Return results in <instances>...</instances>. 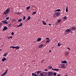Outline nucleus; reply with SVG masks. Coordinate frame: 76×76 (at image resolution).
<instances>
[{"label":"nucleus","mask_w":76,"mask_h":76,"mask_svg":"<svg viewBox=\"0 0 76 76\" xmlns=\"http://www.w3.org/2000/svg\"><path fill=\"white\" fill-rule=\"evenodd\" d=\"M10 8H7L4 12L3 15H7V14L10 12Z\"/></svg>","instance_id":"1"},{"label":"nucleus","mask_w":76,"mask_h":76,"mask_svg":"<svg viewBox=\"0 0 76 76\" xmlns=\"http://www.w3.org/2000/svg\"><path fill=\"white\" fill-rule=\"evenodd\" d=\"M53 72H48V76H53Z\"/></svg>","instance_id":"2"},{"label":"nucleus","mask_w":76,"mask_h":76,"mask_svg":"<svg viewBox=\"0 0 76 76\" xmlns=\"http://www.w3.org/2000/svg\"><path fill=\"white\" fill-rule=\"evenodd\" d=\"M7 71H8V69H7L1 75V76H4V75H6L7 73Z\"/></svg>","instance_id":"3"},{"label":"nucleus","mask_w":76,"mask_h":76,"mask_svg":"<svg viewBox=\"0 0 76 76\" xmlns=\"http://www.w3.org/2000/svg\"><path fill=\"white\" fill-rule=\"evenodd\" d=\"M70 29H71L72 31H76V28L75 27H71Z\"/></svg>","instance_id":"4"},{"label":"nucleus","mask_w":76,"mask_h":76,"mask_svg":"<svg viewBox=\"0 0 76 76\" xmlns=\"http://www.w3.org/2000/svg\"><path fill=\"white\" fill-rule=\"evenodd\" d=\"M65 64H61V69H65L66 68V66H65Z\"/></svg>","instance_id":"5"},{"label":"nucleus","mask_w":76,"mask_h":76,"mask_svg":"<svg viewBox=\"0 0 76 76\" xmlns=\"http://www.w3.org/2000/svg\"><path fill=\"white\" fill-rule=\"evenodd\" d=\"M7 27H6V26H4L2 31H5L7 30Z\"/></svg>","instance_id":"6"},{"label":"nucleus","mask_w":76,"mask_h":76,"mask_svg":"<svg viewBox=\"0 0 76 76\" xmlns=\"http://www.w3.org/2000/svg\"><path fill=\"white\" fill-rule=\"evenodd\" d=\"M35 72L37 73V75H38L39 73H41V71H36Z\"/></svg>","instance_id":"7"},{"label":"nucleus","mask_w":76,"mask_h":76,"mask_svg":"<svg viewBox=\"0 0 76 76\" xmlns=\"http://www.w3.org/2000/svg\"><path fill=\"white\" fill-rule=\"evenodd\" d=\"M69 52H66L65 53V55L66 56H69Z\"/></svg>","instance_id":"8"},{"label":"nucleus","mask_w":76,"mask_h":76,"mask_svg":"<svg viewBox=\"0 0 76 76\" xmlns=\"http://www.w3.org/2000/svg\"><path fill=\"white\" fill-rule=\"evenodd\" d=\"M60 15V12H58L56 14V16H59Z\"/></svg>","instance_id":"9"},{"label":"nucleus","mask_w":76,"mask_h":76,"mask_svg":"<svg viewBox=\"0 0 76 76\" xmlns=\"http://www.w3.org/2000/svg\"><path fill=\"white\" fill-rule=\"evenodd\" d=\"M66 32H71V30L70 29H68L66 30Z\"/></svg>","instance_id":"10"},{"label":"nucleus","mask_w":76,"mask_h":76,"mask_svg":"<svg viewBox=\"0 0 76 76\" xmlns=\"http://www.w3.org/2000/svg\"><path fill=\"white\" fill-rule=\"evenodd\" d=\"M7 60V59H6L5 57H4L2 58V61L4 62V61L5 60Z\"/></svg>","instance_id":"11"},{"label":"nucleus","mask_w":76,"mask_h":76,"mask_svg":"<svg viewBox=\"0 0 76 76\" xmlns=\"http://www.w3.org/2000/svg\"><path fill=\"white\" fill-rule=\"evenodd\" d=\"M43 75H45L46 76H47V74H48V72H43Z\"/></svg>","instance_id":"12"},{"label":"nucleus","mask_w":76,"mask_h":76,"mask_svg":"<svg viewBox=\"0 0 76 76\" xmlns=\"http://www.w3.org/2000/svg\"><path fill=\"white\" fill-rule=\"evenodd\" d=\"M52 70H54L55 71H59V70H60V69H54L53 68H52Z\"/></svg>","instance_id":"13"},{"label":"nucleus","mask_w":76,"mask_h":76,"mask_svg":"<svg viewBox=\"0 0 76 76\" xmlns=\"http://www.w3.org/2000/svg\"><path fill=\"white\" fill-rule=\"evenodd\" d=\"M2 22L4 23V24H7L8 23V22H6L4 20H2Z\"/></svg>","instance_id":"14"},{"label":"nucleus","mask_w":76,"mask_h":76,"mask_svg":"<svg viewBox=\"0 0 76 76\" xmlns=\"http://www.w3.org/2000/svg\"><path fill=\"white\" fill-rule=\"evenodd\" d=\"M62 63H67V61H66V60H64L63 61H62L61 62Z\"/></svg>","instance_id":"15"},{"label":"nucleus","mask_w":76,"mask_h":76,"mask_svg":"<svg viewBox=\"0 0 76 76\" xmlns=\"http://www.w3.org/2000/svg\"><path fill=\"white\" fill-rule=\"evenodd\" d=\"M44 45L43 44H40V45L39 47V48H42V46H43V45Z\"/></svg>","instance_id":"16"},{"label":"nucleus","mask_w":76,"mask_h":76,"mask_svg":"<svg viewBox=\"0 0 76 76\" xmlns=\"http://www.w3.org/2000/svg\"><path fill=\"white\" fill-rule=\"evenodd\" d=\"M7 54H8V53L7 52L6 53L4 54L3 56H4V57H6Z\"/></svg>","instance_id":"17"},{"label":"nucleus","mask_w":76,"mask_h":76,"mask_svg":"<svg viewBox=\"0 0 76 76\" xmlns=\"http://www.w3.org/2000/svg\"><path fill=\"white\" fill-rule=\"evenodd\" d=\"M30 7H30V6H28V7H27L26 8V9L27 10H28L29 9H30Z\"/></svg>","instance_id":"18"},{"label":"nucleus","mask_w":76,"mask_h":76,"mask_svg":"<svg viewBox=\"0 0 76 76\" xmlns=\"http://www.w3.org/2000/svg\"><path fill=\"white\" fill-rule=\"evenodd\" d=\"M42 23L43 24V25H46V24H47L45 22H44V21H42Z\"/></svg>","instance_id":"19"},{"label":"nucleus","mask_w":76,"mask_h":76,"mask_svg":"<svg viewBox=\"0 0 76 76\" xmlns=\"http://www.w3.org/2000/svg\"><path fill=\"white\" fill-rule=\"evenodd\" d=\"M31 75H32V76H37V74H36L35 73H33L31 74Z\"/></svg>","instance_id":"20"},{"label":"nucleus","mask_w":76,"mask_h":76,"mask_svg":"<svg viewBox=\"0 0 76 76\" xmlns=\"http://www.w3.org/2000/svg\"><path fill=\"white\" fill-rule=\"evenodd\" d=\"M15 48L17 49V50H18V49H19V48H20V47L18 46H17L15 47Z\"/></svg>","instance_id":"21"},{"label":"nucleus","mask_w":76,"mask_h":76,"mask_svg":"<svg viewBox=\"0 0 76 76\" xmlns=\"http://www.w3.org/2000/svg\"><path fill=\"white\" fill-rule=\"evenodd\" d=\"M41 40V38H39L37 39V41L38 42H39V41H40Z\"/></svg>","instance_id":"22"},{"label":"nucleus","mask_w":76,"mask_h":76,"mask_svg":"<svg viewBox=\"0 0 76 76\" xmlns=\"http://www.w3.org/2000/svg\"><path fill=\"white\" fill-rule=\"evenodd\" d=\"M61 45V44L60 42H58V47H60Z\"/></svg>","instance_id":"23"},{"label":"nucleus","mask_w":76,"mask_h":76,"mask_svg":"<svg viewBox=\"0 0 76 76\" xmlns=\"http://www.w3.org/2000/svg\"><path fill=\"white\" fill-rule=\"evenodd\" d=\"M48 69H51L53 70V69L51 66H48Z\"/></svg>","instance_id":"24"},{"label":"nucleus","mask_w":76,"mask_h":76,"mask_svg":"<svg viewBox=\"0 0 76 76\" xmlns=\"http://www.w3.org/2000/svg\"><path fill=\"white\" fill-rule=\"evenodd\" d=\"M37 13V12H33L32 13V15H35Z\"/></svg>","instance_id":"25"},{"label":"nucleus","mask_w":76,"mask_h":76,"mask_svg":"<svg viewBox=\"0 0 76 76\" xmlns=\"http://www.w3.org/2000/svg\"><path fill=\"white\" fill-rule=\"evenodd\" d=\"M61 19H59L58 20V23H60V22H61Z\"/></svg>","instance_id":"26"},{"label":"nucleus","mask_w":76,"mask_h":76,"mask_svg":"<svg viewBox=\"0 0 76 76\" xmlns=\"http://www.w3.org/2000/svg\"><path fill=\"white\" fill-rule=\"evenodd\" d=\"M63 18L65 20H66L67 19V17L66 16H64V17Z\"/></svg>","instance_id":"27"},{"label":"nucleus","mask_w":76,"mask_h":76,"mask_svg":"<svg viewBox=\"0 0 76 76\" xmlns=\"http://www.w3.org/2000/svg\"><path fill=\"white\" fill-rule=\"evenodd\" d=\"M30 19H31V16H29L28 17V20H30Z\"/></svg>","instance_id":"28"},{"label":"nucleus","mask_w":76,"mask_h":76,"mask_svg":"<svg viewBox=\"0 0 76 76\" xmlns=\"http://www.w3.org/2000/svg\"><path fill=\"white\" fill-rule=\"evenodd\" d=\"M61 10L60 9H58L57 10H55V11H57V12H60V11H61Z\"/></svg>","instance_id":"29"},{"label":"nucleus","mask_w":76,"mask_h":76,"mask_svg":"<svg viewBox=\"0 0 76 76\" xmlns=\"http://www.w3.org/2000/svg\"><path fill=\"white\" fill-rule=\"evenodd\" d=\"M44 75V73H43V72L42 73H41L40 74V75L41 76H43Z\"/></svg>","instance_id":"30"},{"label":"nucleus","mask_w":76,"mask_h":76,"mask_svg":"<svg viewBox=\"0 0 76 76\" xmlns=\"http://www.w3.org/2000/svg\"><path fill=\"white\" fill-rule=\"evenodd\" d=\"M18 21V22H21V21H22V19H19Z\"/></svg>","instance_id":"31"},{"label":"nucleus","mask_w":76,"mask_h":76,"mask_svg":"<svg viewBox=\"0 0 76 76\" xmlns=\"http://www.w3.org/2000/svg\"><path fill=\"white\" fill-rule=\"evenodd\" d=\"M25 19H26V17H25V16H23V20H25Z\"/></svg>","instance_id":"32"},{"label":"nucleus","mask_w":76,"mask_h":76,"mask_svg":"<svg viewBox=\"0 0 76 76\" xmlns=\"http://www.w3.org/2000/svg\"><path fill=\"white\" fill-rule=\"evenodd\" d=\"M53 74L54 76H56V75H57V73L56 72H55L54 73H53Z\"/></svg>","instance_id":"33"},{"label":"nucleus","mask_w":76,"mask_h":76,"mask_svg":"<svg viewBox=\"0 0 76 76\" xmlns=\"http://www.w3.org/2000/svg\"><path fill=\"white\" fill-rule=\"evenodd\" d=\"M10 48H15V47L12 46L10 47Z\"/></svg>","instance_id":"34"},{"label":"nucleus","mask_w":76,"mask_h":76,"mask_svg":"<svg viewBox=\"0 0 76 76\" xmlns=\"http://www.w3.org/2000/svg\"><path fill=\"white\" fill-rule=\"evenodd\" d=\"M50 41V40H46V42H48V43Z\"/></svg>","instance_id":"35"},{"label":"nucleus","mask_w":76,"mask_h":76,"mask_svg":"<svg viewBox=\"0 0 76 76\" xmlns=\"http://www.w3.org/2000/svg\"><path fill=\"white\" fill-rule=\"evenodd\" d=\"M12 20L13 21V22H16V20L13 19H12Z\"/></svg>","instance_id":"36"},{"label":"nucleus","mask_w":76,"mask_h":76,"mask_svg":"<svg viewBox=\"0 0 76 76\" xmlns=\"http://www.w3.org/2000/svg\"><path fill=\"white\" fill-rule=\"evenodd\" d=\"M23 24V23H20V24L19 25L20 26H22Z\"/></svg>","instance_id":"37"},{"label":"nucleus","mask_w":76,"mask_h":76,"mask_svg":"<svg viewBox=\"0 0 76 76\" xmlns=\"http://www.w3.org/2000/svg\"><path fill=\"white\" fill-rule=\"evenodd\" d=\"M11 35H12V36L14 35V33H13V32H12L11 33Z\"/></svg>","instance_id":"38"},{"label":"nucleus","mask_w":76,"mask_h":76,"mask_svg":"<svg viewBox=\"0 0 76 76\" xmlns=\"http://www.w3.org/2000/svg\"><path fill=\"white\" fill-rule=\"evenodd\" d=\"M6 19H7V20H9V17H7L6 18Z\"/></svg>","instance_id":"39"},{"label":"nucleus","mask_w":76,"mask_h":76,"mask_svg":"<svg viewBox=\"0 0 76 76\" xmlns=\"http://www.w3.org/2000/svg\"><path fill=\"white\" fill-rule=\"evenodd\" d=\"M8 26L10 27V26H11V24L9 23L8 25Z\"/></svg>","instance_id":"40"},{"label":"nucleus","mask_w":76,"mask_h":76,"mask_svg":"<svg viewBox=\"0 0 76 76\" xmlns=\"http://www.w3.org/2000/svg\"><path fill=\"white\" fill-rule=\"evenodd\" d=\"M66 12H68V9H66Z\"/></svg>","instance_id":"41"},{"label":"nucleus","mask_w":76,"mask_h":76,"mask_svg":"<svg viewBox=\"0 0 76 76\" xmlns=\"http://www.w3.org/2000/svg\"><path fill=\"white\" fill-rule=\"evenodd\" d=\"M68 48V50H71V49H70V48H69V47H68V48Z\"/></svg>","instance_id":"42"},{"label":"nucleus","mask_w":76,"mask_h":76,"mask_svg":"<svg viewBox=\"0 0 76 76\" xmlns=\"http://www.w3.org/2000/svg\"><path fill=\"white\" fill-rule=\"evenodd\" d=\"M49 39H50L49 38L47 37V38H46V39H47V40H49Z\"/></svg>","instance_id":"43"},{"label":"nucleus","mask_w":76,"mask_h":76,"mask_svg":"<svg viewBox=\"0 0 76 76\" xmlns=\"http://www.w3.org/2000/svg\"><path fill=\"white\" fill-rule=\"evenodd\" d=\"M45 71L47 72V71H48V69H45Z\"/></svg>","instance_id":"44"},{"label":"nucleus","mask_w":76,"mask_h":76,"mask_svg":"<svg viewBox=\"0 0 76 76\" xmlns=\"http://www.w3.org/2000/svg\"><path fill=\"white\" fill-rule=\"evenodd\" d=\"M20 25H19L18 26H17V28H18L19 27H20Z\"/></svg>","instance_id":"45"},{"label":"nucleus","mask_w":76,"mask_h":76,"mask_svg":"<svg viewBox=\"0 0 76 76\" xmlns=\"http://www.w3.org/2000/svg\"><path fill=\"white\" fill-rule=\"evenodd\" d=\"M44 60H43L42 61H41V63H43V62H44Z\"/></svg>","instance_id":"46"},{"label":"nucleus","mask_w":76,"mask_h":76,"mask_svg":"<svg viewBox=\"0 0 76 76\" xmlns=\"http://www.w3.org/2000/svg\"><path fill=\"white\" fill-rule=\"evenodd\" d=\"M51 24H48L49 26H51Z\"/></svg>","instance_id":"47"},{"label":"nucleus","mask_w":76,"mask_h":76,"mask_svg":"<svg viewBox=\"0 0 76 76\" xmlns=\"http://www.w3.org/2000/svg\"><path fill=\"white\" fill-rule=\"evenodd\" d=\"M4 21H5V22H7V20H6Z\"/></svg>","instance_id":"48"},{"label":"nucleus","mask_w":76,"mask_h":76,"mask_svg":"<svg viewBox=\"0 0 76 76\" xmlns=\"http://www.w3.org/2000/svg\"><path fill=\"white\" fill-rule=\"evenodd\" d=\"M10 38H11V39L12 38V36H10Z\"/></svg>","instance_id":"49"},{"label":"nucleus","mask_w":76,"mask_h":76,"mask_svg":"<svg viewBox=\"0 0 76 76\" xmlns=\"http://www.w3.org/2000/svg\"><path fill=\"white\" fill-rule=\"evenodd\" d=\"M57 76H61L60 75H57Z\"/></svg>","instance_id":"50"},{"label":"nucleus","mask_w":76,"mask_h":76,"mask_svg":"<svg viewBox=\"0 0 76 76\" xmlns=\"http://www.w3.org/2000/svg\"><path fill=\"white\" fill-rule=\"evenodd\" d=\"M66 9H68V7H66Z\"/></svg>","instance_id":"51"},{"label":"nucleus","mask_w":76,"mask_h":76,"mask_svg":"<svg viewBox=\"0 0 76 76\" xmlns=\"http://www.w3.org/2000/svg\"><path fill=\"white\" fill-rule=\"evenodd\" d=\"M49 53H51V50H49Z\"/></svg>","instance_id":"52"},{"label":"nucleus","mask_w":76,"mask_h":76,"mask_svg":"<svg viewBox=\"0 0 76 76\" xmlns=\"http://www.w3.org/2000/svg\"><path fill=\"white\" fill-rule=\"evenodd\" d=\"M43 76H47V75H44V74H43Z\"/></svg>","instance_id":"53"},{"label":"nucleus","mask_w":76,"mask_h":76,"mask_svg":"<svg viewBox=\"0 0 76 76\" xmlns=\"http://www.w3.org/2000/svg\"><path fill=\"white\" fill-rule=\"evenodd\" d=\"M2 50L1 49H0V51H1Z\"/></svg>","instance_id":"54"},{"label":"nucleus","mask_w":76,"mask_h":76,"mask_svg":"<svg viewBox=\"0 0 76 76\" xmlns=\"http://www.w3.org/2000/svg\"><path fill=\"white\" fill-rule=\"evenodd\" d=\"M65 76H67V75H66Z\"/></svg>","instance_id":"55"},{"label":"nucleus","mask_w":76,"mask_h":76,"mask_svg":"<svg viewBox=\"0 0 76 76\" xmlns=\"http://www.w3.org/2000/svg\"><path fill=\"white\" fill-rule=\"evenodd\" d=\"M56 23L57 24H58V23Z\"/></svg>","instance_id":"56"},{"label":"nucleus","mask_w":76,"mask_h":76,"mask_svg":"<svg viewBox=\"0 0 76 76\" xmlns=\"http://www.w3.org/2000/svg\"><path fill=\"white\" fill-rule=\"evenodd\" d=\"M52 48V49H53V48Z\"/></svg>","instance_id":"57"},{"label":"nucleus","mask_w":76,"mask_h":76,"mask_svg":"<svg viewBox=\"0 0 76 76\" xmlns=\"http://www.w3.org/2000/svg\"><path fill=\"white\" fill-rule=\"evenodd\" d=\"M9 39H10V37L9 38Z\"/></svg>","instance_id":"58"}]
</instances>
